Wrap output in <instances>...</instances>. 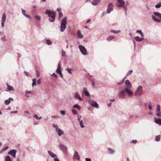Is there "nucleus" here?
Listing matches in <instances>:
<instances>
[{
	"mask_svg": "<svg viewBox=\"0 0 161 161\" xmlns=\"http://www.w3.org/2000/svg\"><path fill=\"white\" fill-rule=\"evenodd\" d=\"M45 13L48 14V17L50 18L49 21L50 22H54L55 19V12L47 9L46 10Z\"/></svg>",
	"mask_w": 161,
	"mask_h": 161,
	"instance_id": "1",
	"label": "nucleus"
},
{
	"mask_svg": "<svg viewBox=\"0 0 161 161\" xmlns=\"http://www.w3.org/2000/svg\"><path fill=\"white\" fill-rule=\"evenodd\" d=\"M67 17H64L60 22V31L62 32L65 30L67 24Z\"/></svg>",
	"mask_w": 161,
	"mask_h": 161,
	"instance_id": "2",
	"label": "nucleus"
},
{
	"mask_svg": "<svg viewBox=\"0 0 161 161\" xmlns=\"http://www.w3.org/2000/svg\"><path fill=\"white\" fill-rule=\"evenodd\" d=\"M118 2L119 3V5H117L119 7H123V8L125 12H126L127 10V8L125 6H124L125 2L123 0H117Z\"/></svg>",
	"mask_w": 161,
	"mask_h": 161,
	"instance_id": "3",
	"label": "nucleus"
},
{
	"mask_svg": "<svg viewBox=\"0 0 161 161\" xmlns=\"http://www.w3.org/2000/svg\"><path fill=\"white\" fill-rule=\"evenodd\" d=\"M143 93V92L142 89V87L141 86H139L135 92V95L139 96L142 94Z\"/></svg>",
	"mask_w": 161,
	"mask_h": 161,
	"instance_id": "4",
	"label": "nucleus"
},
{
	"mask_svg": "<svg viewBox=\"0 0 161 161\" xmlns=\"http://www.w3.org/2000/svg\"><path fill=\"white\" fill-rule=\"evenodd\" d=\"M79 48L81 53L84 55H86L87 51L85 47L82 45H80L79 46Z\"/></svg>",
	"mask_w": 161,
	"mask_h": 161,
	"instance_id": "5",
	"label": "nucleus"
},
{
	"mask_svg": "<svg viewBox=\"0 0 161 161\" xmlns=\"http://www.w3.org/2000/svg\"><path fill=\"white\" fill-rule=\"evenodd\" d=\"M89 104L92 106L96 108H99L98 104L93 100H89Z\"/></svg>",
	"mask_w": 161,
	"mask_h": 161,
	"instance_id": "6",
	"label": "nucleus"
},
{
	"mask_svg": "<svg viewBox=\"0 0 161 161\" xmlns=\"http://www.w3.org/2000/svg\"><path fill=\"white\" fill-rule=\"evenodd\" d=\"M56 72L60 76L61 78H62L63 77L62 73H61V71L60 64V63H59L58 65L57 69L56 70Z\"/></svg>",
	"mask_w": 161,
	"mask_h": 161,
	"instance_id": "7",
	"label": "nucleus"
},
{
	"mask_svg": "<svg viewBox=\"0 0 161 161\" xmlns=\"http://www.w3.org/2000/svg\"><path fill=\"white\" fill-rule=\"evenodd\" d=\"M6 15L5 13H4L3 16L2 17V23L1 25L2 27H3L4 26V23L5 22V19H6Z\"/></svg>",
	"mask_w": 161,
	"mask_h": 161,
	"instance_id": "8",
	"label": "nucleus"
},
{
	"mask_svg": "<svg viewBox=\"0 0 161 161\" xmlns=\"http://www.w3.org/2000/svg\"><path fill=\"white\" fill-rule=\"evenodd\" d=\"M113 10V5L111 3H110L108 6V9H107V12L108 13H110L111 11Z\"/></svg>",
	"mask_w": 161,
	"mask_h": 161,
	"instance_id": "9",
	"label": "nucleus"
},
{
	"mask_svg": "<svg viewBox=\"0 0 161 161\" xmlns=\"http://www.w3.org/2000/svg\"><path fill=\"white\" fill-rule=\"evenodd\" d=\"M8 154L12 156L14 158L15 157L16 155V151L14 150H12L8 153Z\"/></svg>",
	"mask_w": 161,
	"mask_h": 161,
	"instance_id": "10",
	"label": "nucleus"
},
{
	"mask_svg": "<svg viewBox=\"0 0 161 161\" xmlns=\"http://www.w3.org/2000/svg\"><path fill=\"white\" fill-rule=\"evenodd\" d=\"M125 83L126 85V87L128 88H130L132 87V86L131 84H130V82L128 80H126Z\"/></svg>",
	"mask_w": 161,
	"mask_h": 161,
	"instance_id": "11",
	"label": "nucleus"
},
{
	"mask_svg": "<svg viewBox=\"0 0 161 161\" xmlns=\"http://www.w3.org/2000/svg\"><path fill=\"white\" fill-rule=\"evenodd\" d=\"M125 92L124 90H122L118 94V96L120 98H123L125 96Z\"/></svg>",
	"mask_w": 161,
	"mask_h": 161,
	"instance_id": "12",
	"label": "nucleus"
},
{
	"mask_svg": "<svg viewBox=\"0 0 161 161\" xmlns=\"http://www.w3.org/2000/svg\"><path fill=\"white\" fill-rule=\"evenodd\" d=\"M125 91L128 94L129 96H132L133 95L132 92L130 90L128 89V88H126L125 89Z\"/></svg>",
	"mask_w": 161,
	"mask_h": 161,
	"instance_id": "13",
	"label": "nucleus"
},
{
	"mask_svg": "<svg viewBox=\"0 0 161 161\" xmlns=\"http://www.w3.org/2000/svg\"><path fill=\"white\" fill-rule=\"evenodd\" d=\"M74 158L78 160L80 159V157L78 155V153L77 151H75V153L74 155Z\"/></svg>",
	"mask_w": 161,
	"mask_h": 161,
	"instance_id": "14",
	"label": "nucleus"
},
{
	"mask_svg": "<svg viewBox=\"0 0 161 161\" xmlns=\"http://www.w3.org/2000/svg\"><path fill=\"white\" fill-rule=\"evenodd\" d=\"M75 97L80 101H82L83 99L81 98L77 92H76L75 95Z\"/></svg>",
	"mask_w": 161,
	"mask_h": 161,
	"instance_id": "15",
	"label": "nucleus"
},
{
	"mask_svg": "<svg viewBox=\"0 0 161 161\" xmlns=\"http://www.w3.org/2000/svg\"><path fill=\"white\" fill-rule=\"evenodd\" d=\"M81 118V116H80V118H78V120L80 124L81 128H83L85 127V126H84L83 125V123L82 122V120L80 119Z\"/></svg>",
	"mask_w": 161,
	"mask_h": 161,
	"instance_id": "16",
	"label": "nucleus"
},
{
	"mask_svg": "<svg viewBox=\"0 0 161 161\" xmlns=\"http://www.w3.org/2000/svg\"><path fill=\"white\" fill-rule=\"evenodd\" d=\"M56 131L58 134V135L59 136H60L62 134H63V131L58 128H56Z\"/></svg>",
	"mask_w": 161,
	"mask_h": 161,
	"instance_id": "17",
	"label": "nucleus"
},
{
	"mask_svg": "<svg viewBox=\"0 0 161 161\" xmlns=\"http://www.w3.org/2000/svg\"><path fill=\"white\" fill-rule=\"evenodd\" d=\"M78 37L79 38H82L83 37V35L81 33L80 30H78L77 33Z\"/></svg>",
	"mask_w": 161,
	"mask_h": 161,
	"instance_id": "18",
	"label": "nucleus"
},
{
	"mask_svg": "<svg viewBox=\"0 0 161 161\" xmlns=\"http://www.w3.org/2000/svg\"><path fill=\"white\" fill-rule=\"evenodd\" d=\"M60 147L62 151L66 153L67 151V148L63 145H60Z\"/></svg>",
	"mask_w": 161,
	"mask_h": 161,
	"instance_id": "19",
	"label": "nucleus"
},
{
	"mask_svg": "<svg viewBox=\"0 0 161 161\" xmlns=\"http://www.w3.org/2000/svg\"><path fill=\"white\" fill-rule=\"evenodd\" d=\"M135 39L137 42H141L144 40L143 37H142L140 38L139 37L137 36L135 37Z\"/></svg>",
	"mask_w": 161,
	"mask_h": 161,
	"instance_id": "20",
	"label": "nucleus"
},
{
	"mask_svg": "<svg viewBox=\"0 0 161 161\" xmlns=\"http://www.w3.org/2000/svg\"><path fill=\"white\" fill-rule=\"evenodd\" d=\"M22 13L23 14L26 18H29L30 19H32V18L31 17V16L27 15V14H25V10H22Z\"/></svg>",
	"mask_w": 161,
	"mask_h": 161,
	"instance_id": "21",
	"label": "nucleus"
},
{
	"mask_svg": "<svg viewBox=\"0 0 161 161\" xmlns=\"http://www.w3.org/2000/svg\"><path fill=\"white\" fill-rule=\"evenodd\" d=\"M83 91L85 93V94L86 96L89 97L90 96V95L88 92L87 91V88H83Z\"/></svg>",
	"mask_w": 161,
	"mask_h": 161,
	"instance_id": "22",
	"label": "nucleus"
},
{
	"mask_svg": "<svg viewBox=\"0 0 161 161\" xmlns=\"http://www.w3.org/2000/svg\"><path fill=\"white\" fill-rule=\"evenodd\" d=\"M11 100H13V99L11 98H9L8 99H7V100L4 101V103L6 105H8L10 103Z\"/></svg>",
	"mask_w": 161,
	"mask_h": 161,
	"instance_id": "23",
	"label": "nucleus"
},
{
	"mask_svg": "<svg viewBox=\"0 0 161 161\" xmlns=\"http://www.w3.org/2000/svg\"><path fill=\"white\" fill-rule=\"evenodd\" d=\"M48 153L49 154V155H50L53 158H54V157H57V155H55V154H54L52 152H51L50 151H48Z\"/></svg>",
	"mask_w": 161,
	"mask_h": 161,
	"instance_id": "24",
	"label": "nucleus"
},
{
	"mask_svg": "<svg viewBox=\"0 0 161 161\" xmlns=\"http://www.w3.org/2000/svg\"><path fill=\"white\" fill-rule=\"evenodd\" d=\"M154 14L158 18L161 19V14L159 12H154Z\"/></svg>",
	"mask_w": 161,
	"mask_h": 161,
	"instance_id": "25",
	"label": "nucleus"
},
{
	"mask_svg": "<svg viewBox=\"0 0 161 161\" xmlns=\"http://www.w3.org/2000/svg\"><path fill=\"white\" fill-rule=\"evenodd\" d=\"M100 1V0H94L92 2V3L93 5H97L98 2Z\"/></svg>",
	"mask_w": 161,
	"mask_h": 161,
	"instance_id": "26",
	"label": "nucleus"
},
{
	"mask_svg": "<svg viewBox=\"0 0 161 161\" xmlns=\"http://www.w3.org/2000/svg\"><path fill=\"white\" fill-rule=\"evenodd\" d=\"M7 86L8 87L7 88L9 91H13L14 90V88L12 86H10L8 84H7Z\"/></svg>",
	"mask_w": 161,
	"mask_h": 161,
	"instance_id": "27",
	"label": "nucleus"
},
{
	"mask_svg": "<svg viewBox=\"0 0 161 161\" xmlns=\"http://www.w3.org/2000/svg\"><path fill=\"white\" fill-rule=\"evenodd\" d=\"M155 119V122L156 123L158 124L159 125H161V119H158L156 118Z\"/></svg>",
	"mask_w": 161,
	"mask_h": 161,
	"instance_id": "28",
	"label": "nucleus"
},
{
	"mask_svg": "<svg viewBox=\"0 0 161 161\" xmlns=\"http://www.w3.org/2000/svg\"><path fill=\"white\" fill-rule=\"evenodd\" d=\"M46 43L47 45H51L52 44V41L48 39L46 40Z\"/></svg>",
	"mask_w": 161,
	"mask_h": 161,
	"instance_id": "29",
	"label": "nucleus"
},
{
	"mask_svg": "<svg viewBox=\"0 0 161 161\" xmlns=\"http://www.w3.org/2000/svg\"><path fill=\"white\" fill-rule=\"evenodd\" d=\"M152 18L153 19L154 21L157 22H160V21L158 19L156 18L154 16H152Z\"/></svg>",
	"mask_w": 161,
	"mask_h": 161,
	"instance_id": "30",
	"label": "nucleus"
},
{
	"mask_svg": "<svg viewBox=\"0 0 161 161\" xmlns=\"http://www.w3.org/2000/svg\"><path fill=\"white\" fill-rule=\"evenodd\" d=\"M35 19L38 21H40L41 19V17L39 15H36L35 16Z\"/></svg>",
	"mask_w": 161,
	"mask_h": 161,
	"instance_id": "31",
	"label": "nucleus"
},
{
	"mask_svg": "<svg viewBox=\"0 0 161 161\" xmlns=\"http://www.w3.org/2000/svg\"><path fill=\"white\" fill-rule=\"evenodd\" d=\"M114 38V36H109L107 39V41H110L112 39Z\"/></svg>",
	"mask_w": 161,
	"mask_h": 161,
	"instance_id": "32",
	"label": "nucleus"
},
{
	"mask_svg": "<svg viewBox=\"0 0 161 161\" xmlns=\"http://www.w3.org/2000/svg\"><path fill=\"white\" fill-rule=\"evenodd\" d=\"M73 108H77L78 109H80V106L78 104H76L74 105H73Z\"/></svg>",
	"mask_w": 161,
	"mask_h": 161,
	"instance_id": "33",
	"label": "nucleus"
},
{
	"mask_svg": "<svg viewBox=\"0 0 161 161\" xmlns=\"http://www.w3.org/2000/svg\"><path fill=\"white\" fill-rule=\"evenodd\" d=\"M136 32L137 33H139L142 36V37H143V34L142 32V31L140 30H137L136 31Z\"/></svg>",
	"mask_w": 161,
	"mask_h": 161,
	"instance_id": "34",
	"label": "nucleus"
},
{
	"mask_svg": "<svg viewBox=\"0 0 161 161\" xmlns=\"http://www.w3.org/2000/svg\"><path fill=\"white\" fill-rule=\"evenodd\" d=\"M33 83L32 84V86L33 87L36 85V79L35 78H34L32 80Z\"/></svg>",
	"mask_w": 161,
	"mask_h": 161,
	"instance_id": "35",
	"label": "nucleus"
},
{
	"mask_svg": "<svg viewBox=\"0 0 161 161\" xmlns=\"http://www.w3.org/2000/svg\"><path fill=\"white\" fill-rule=\"evenodd\" d=\"M155 140L156 141H159L160 140V135L157 136L155 137Z\"/></svg>",
	"mask_w": 161,
	"mask_h": 161,
	"instance_id": "36",
	"label": "nucleus"
},
{
	"mask_svg": "<svg viewBox=\"0 0 161 161\" xmlns=\"http://www.w3.org/2000/svg\"><path fill=\"white\" fill-rule=\"evenodd\" d=\"M111 32L113 33H114V34H118V33H119L120 32V31H116L114 30H112L111 31Z\"/></svg>",
	"mask_w": 161,
	"mask_h": 161,
	"instance_id": "37",
	"label": "nucleus"
},
{
	"mask_svg": "<svg viewBox=\"0 0 161 161\" xmlns=\"http://www.w3.org/2000/svg\"><path fill=\"white\" fill-rule=\"evenodd\" d=\"M6 161H11V158L9 156H7L6 158Z\"/></svg>",
	"mask_w": 161,
	"mask_h": 161,
	"instance_id": "38",
	"label": "nucleus"
},
{
	"mask_svg": "<svg viewBox=\"0 0 161 161\" xmlns=\"http://www.w3.org/2000/svg\"><path fill=\"white\" fill-rule=\"evenodd\" d=\"M161 6V3L160 2L158 3L157 4L155 5V7L156 8H159Z\"/></svg>",
	"mask_w": 161,
	"mask_h": 161,
	"instance_id": "39",
	"label": "nucleus"
},
{
	"mask_svg": "<svg viewBox=\"0 0 161 161\" xmlns=\"http://www.w3.org/2000/svg\"><path fill=\"white\" fill-rule=\"evenodd\" d=\"M72 112L75 115L77 113V110L75 109H72Z\"/></svg>",
	"mask_w": 161,
	"mask_h": 161,
	"instance_id": "40",
	"label": "nucleus"
},
{
	"mask_svg": "<svg viewBox=\"0 0 161 161\" xmlns=\"http://www.w3.org/2000/svg\"><path fill=\"white\" fill-rule=\"evenodd\" d=\"M63 15L61 12H59L58 13V18L59 19H60L63 17Z\"/></svg>",
	"mask_w": 161,
	"mask_h": 161,
	"instance_id": "41",
	"label": "nucleus"
},
{
	"mask_svg": "<svg viewBox=\"0 0 161 161\" xmlns=\"http://www.w3.org/2000/svg\"><path fill=\"white\" fill-rule=\"evenodd\" d=\"M160 106L159 105H158L157 106V112H159V111H160Z\"/></svg>",
	"mask_w": 161,
	"mask_h": 161,
	"instance_id": "42",
	"label": "nucleus"
},
{
	"mask_svg": "<svg viewBox=\"0 0 161 161\" xmlns=\"http://www.w3.org/2000/svg\"><path fill=\"white\" fill-rule=\"evenodd\" d=\"M41 79L40 78L39 79H38L37 81V84L38 85H40L41 83Z\"/></svg>",
	"mask_w": 161,
	"mask_h": 161,
	"instance_id": "43",
	"label": "nucleus"
},
{
	"mask_svg": "<svg viewBox=\"0 0 161 161\" xmlns=\"http://www.w3.org/2000/svg\"><path fill=\"white\" fill-rule=\"evenodd\" d=\"M158 112L157 113L156 115L157 116H161V112L160 111H158Z\"/></svg>",
	"mask_w": 161,
	"mask_h": 161,
	"instance_id": "44",
	"label": "nucleus"
},
{
	"mask_svg": "<svg viewBox=\"0 0 161 161\" xmlns=\"http://www.w3.org/2000/svg\"><path fill=\"white\" fill-rule=\"evenodd\" d=\"M66 54V52L64 50H63L62 51V55L63 56H64Z\"/></svg>",
	"mask_w": 161,
	"mask_h": 161,
	"instance_id": "45",
	"label": "nucleus"
},
{
	"mask_svg": "<svg viewBox=\"0 0 161 161\" xmlns=\"http://www.w3.org/2000/svg\"><path fill=\"white\" fill-rule=\"evenodd\" d=\"M132 72H133L132 70H130L127 73V75H130L132 73Z\"/></svg>",
	"mask_w": 161,
	"mask_h": 161,
	"instance_id": "46",
	"label": "nucleus"
},
{
	"mask_svg": "<svg viewBox=\"0 0 161 161\" xmlns=\"http://www.w3.org/2000/svg\"><path fill=\"white\" fill-rule=\"evenodd\" d=\"M60 113L63 115H64L65 114V111H61Z\"/></svg>",
	"mask_w": 161,
	"mask_h": 161,
	"instance_id": "47",
	"label": "nucleus"
},
{
	"mask_svg": "<svg viewBox=\"0 0 161 161\" xmlns=\"http://www.w3.org/2000/svg\"><path fill=\"white\" fill-rule=\"evenodd\" d=\"M67 71L68 72V73H69L70 74H72V73L71 72L70 69L67 68Z\"/></svg>",
	"mask_w": 161,
	"mask_h": 161,
	"instance_id": "48",
	"label": "nucleus"
},
{
	"mask_svg": "<svg viewBox=\"0 0 161 161\" xmlns=\"http://www.w3.org/2000/svg\"><path fill=\"white\" fill-rule=\"evenodd\" d=\"M52 76H53L56 78H57L58 77V76L57 75H56L55 73H53V75H51Z\"/></svg>",
	"mask_w": 161,
	"mask_h": 161,
	"instance_id": "49",
	"label": "nucleus"
},
{
	"mask_svg": "<svg viewBox=\"0 0 161 161\" xmlns=\"http://www.w3.org/2000/svg\"><path fill=\"white\" fill-rule=\"evenodd\" d=\"M137 142L136 140H133L131 142L132 143L135 144Z\"/></svg>",
	"mask_w": 161,
	"mask_h": 161,
	"instance_id": "50",
	"label": "nucleus"
},
{
	"mask_svg": "<svg viewBox=\"0 0 161 161\" xmlns=\"http://www.w3.org/2000/svg\"><path fill=\"white\" fill-rule=\"evenodd\" d=\"M36 76L37 77H38L40 76L39 72V71H36Z\"/></svg>",
	"mask_w": 161,
	"mask_h": 161,
	"instance_id": "51",
	"label": "nucleus"
},
{
	"mask_svg": "<svg viewBox=\"0 0 161 161\" xmlns=\"http://www.w3.org/2000/svg\"><path fill=\"white\" fill-rule=\"evenodd\" d=\"M8 146H6L5 147L3 148V151H5V150H7L8 149Z\"/></svg>",
	"mask_w": 161,
	"mask_h": 161,
	"instance_id": "52",
	"label": "nucleus"
},
{
	"mask_svg": "<svg viewBox=\"0 0 161 161\" xmlns=\"http://www.w3.org/2000/svg\"><path fill=\"white\" fill-rule=\"evenodd\" d=\"M86 161H91V160L90 158H86Z\"/></svg>",
	"mask_w": 161,
	"mask_h": 161,
	"instance_id": "53",
	"label": "nucleus"
},
{
	"mask_svg": "<svg viewBox=\"0 0 161 161\" xmlns=\"http://www.w3.org/2000/svg\"><path fill=\"white\" fill-rule=\"evenodd\" d=\"M61 9L60 8H58L57 10V11L58 12V13H59V12H61Z\"/></svg>",
	"mask_w": 161,
	"mask_h": 161,
	"instance_id": "54",
	"label": "nucleus"
},
{
	"mask_svg": "<svg viewBox=\"0 0 161 161\" xmlns=\"http://www.w3.org/2000/svg\"><path fill=\"white\" fill-rule=\"evenodd\" d=\"M34 117L36 119H37L38 117L37 115L36 114H35L34 116Z\"/></svg>",
	"mask_w": 161,
	"mask_h": 161,
	"instance_id": "55",
	"label": "nucleus"
},
{
	"mask_svg": "<svg viewBox=\"0 0 161 161\" xmlns=\"http://www.w3.org/2000/svg\"><path fill=\"white\" fill-rule=\"evenodd\" d=\"M24 73H25V74L26 76H28L29 75L28 73L26 71H24Z\"/></svg>",
	"mask_w": 161,
	"mask_h": 161,
	"instance_id": "56",
	"label": "nucleus"
},
{
	"mask_svg": "<svg viewBox=\"0 0 161 161\" xmlns=\"http://www.w3.org/2000/svg\"><path fill=\"white\" fill-rule=\"evenodd\" d=\"M123 82V81L122 82H119L118 83H117V85H121Z\"/></svg>",
	"mask_w": 161,
	"mask_h": 161,
	"instance_id": "57",
	"label": "nucleus"
},
{
	"mask_svg": "<svg viewBox=\"0 0 161 161\" xmlns=\"http://www.w3.org/2000/svg\"><path fill=\"white\" fill-rule=\"evenodd\" d=\"M18 112L17 111H11V113H16Z\"/></svg>",
	"mask_w": 161,
	"mask_h": 161,
	"instance_id": "58",
	"label": "nucleus"
},
{
	"mask_svg": "<svg viewBox=\"0 0 161 161\" xmlns=\"http://www.w3.org/2000/svg\"><path fill=\"white\" fill-rule=\"evenodd\" d=\"M54 161H59V159L58 158H55L54 159Z\"/></svg>",
	"mask_w": 161,
	"mask_h": 161,
	"instance_id": "59",
	"label": "nucleus"
},
{
	"mask_svg": "<svg viewBox=\"0 0 161 161\" xmlns=\"http://www.w3.org/2000/svg\"><path fill=\"white\" fill-rule=\"evenodd\" d=\"M148 108L150 110H151L152 109V107L150 105H148Z\"/></svg>",
	"mask_w": 161,
	"mask_h": 161,
	"instance_id": "60",
	"label": "nucleus"
},
{
	"mask_svg": "<svg viewBox=\"0 0 161 161\" xmlns=\"http://www.w3.org/2000/svg\"><path fill=\"white\" fill-rule=\"evenodd\" d=\"M53 126L54 128H55L56 129V128H58L57 126L54 124L53 125Z\"/></svg>",
	"mask_w": 161,
	"mask_h": 161,
	"instance_id": "61",
	"label": "nucleus"
},
{
	"mask_svg": "<svg viewBox=\"0 0 161 161\" xmlns=\"http://www.w3.org/2000/svg\"><path fill=\"white\" fill-rule=\"evenodd\" d=\"M91 21V19H88L87 20V21L86 22L87 23H89V22H90Z\"/></svg>",
	"mask_w": 161,
	"mask_h": 161,
	"instance_id": "62",
	"label": "nucleus"
},
{
	"mask_svg": "<svg viewBox=\"0 0 161 161\" xmlns=\"http://www.w3.org/2000/svg\"><path fill=\"white\" fill-rule=\"evenodd\" d=\"M42 119V117H40L39 118L38 117V118L37 119L38 120H40V119Z\"/></svg>",
	"mask_w": 161,
	"mask_h": 161,
	"instance_id": "63",
	"label": "nucleus"
},
{
	"mask_svg": "<svg viewBox=\"0 0 161 161\" xmlns=\"http://www.w3.org/2000/svg\"><path fill=\"white\" fill-rule=\"evenodd\" d=\"M36 6H35V5H34V6H32V8H36Z\"/></svg>",
	"mask_w": 161,
	"mask_h": 161,
	"instance_id": "64",
	"label": "nucleus"
}]
</instances>
